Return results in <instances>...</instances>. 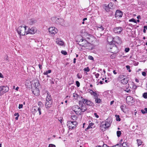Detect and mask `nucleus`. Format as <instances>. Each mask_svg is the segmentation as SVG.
Wrapping results in <instances>:
<instances>
[{
  "instance_id": "obj_1",
  "label": "nucleus",
  "mask_w": 147,
  "mask_h": 147,
  "mask_svg": "<svg viewBox=\"0 0 147 147\" xmlns=\"http://www.w3.org/2000/svg\"><path fill=\"white\" fill-rule=\"evenodd\" d=\"M72 110L77 115H81L87 109L85 106L81 107V108L78 105H74L72 107Z\"/></svg>"
},
{
  "instance_id": "obj_2",
  "label": "nucleus",
  "mask_w": 147,
  "mask_h": 147,
  "mask_svg": "<svg viewBox=\"0 0 147 147\" xmlns=\"http://www.w3.org/2000/svg\"><path fill=\"white\" fill-rule=\"evenodd\" d=\"M106 47L108 51L114 54H116L118 52V49L117 47L114 44H107Z\"/></svg>"
},
{
  "instance_id": "obj_3",
  "label": "nucleus",
  "mask_w": 147,
  "mask_h": 147,
  "mask_svg": "<svg viewBox=\"0 0 147 147\" xmlns=\"http://www.w3.org/2000/svg\"><path fill=\"white\" fill-rule=\"evenodd\" d=\"M27 28L28 27L26 26H20L16 30L17 32L20 36L26 35L28 34Z\"/></svg>"
},
{
  "instance_id": "obj_4",
  "label": "nucleus",
  "mask_w": 147,
  "mask_h": 147,
  "mask_svg": "<svg viewBox=\"0 0 147 147\" xmlns=\"http://www.w3.org/2000/svg\"><path fill=\"white\" fill-rule=\"evenodd\" d=\"M46 101L45 103V106L47 109H49L53 103L52 98L48 92L47 93Z\"/></svg>"
},
{
  "instance_id": "obj_5",
  "label": "nucleus",
  "mask_w": 147,
  "mask_h": 147,
  "mask_svg": "<svg viewBox=\"0 0 147 147\" xmlns=\"http://www.w3.org/2000/svg\"><path fill=\"white\" fill-rule=\"evenodd\" d=\"M110 125V122L108 121V120L107 119L105 121H103L101 123L100 125L101 129L102 130H105L106 129L109 127Z\"/></svg>"
},
{
  "instance_id": "obj_6",
  "label": "nucleus",
  "mask_w": 147,
  "mask_h": 147,
  "mask_svg": "<svg viewBox=\"0 0 147 147\" xmlns=\"http://www.w3.org/2000/svg\"><path fill=\"white\" fill-rule=\"evenodd\" d=\"M78 123L76 121H69L67 122V126L69 129H72L76 128Z\"/></svg>"
},
{
  "instance_id": "obj_7",
  "label": "nucleus",
  "mask_w": 147,
  "mask_h": 147,
  "mask_svg": "<svg viewBox=\"0 0 147 147\" xmlns=\"http://www.w3.org/2000/svg\"><path fill=\"white\" fill-rule=\"evenodd\" d=\"M9 90V88L7 86H0V96L3 95L4 93L8 92Z\"/></svg>"
},
{
  "instance_id": "obj_8",
  "label": "nucleus",
  "mask_w": 147,
  "mask_h": 147,
  "mask_svg": "<svg viewBox=\"0 0 147 147\" xmlns=\"http://www.w3.org/2000/svg\"><path fill=\"white\" fill-rule=\"evenodd\" d=\"M52 20L53 21L55 22L56 23L60 24L61 25L63 24L64 21L63 19L58 18L56 17H53Z\"/></svg>"
},
{
  "instance_id": "obj_9",
  "label": "nucleus",
  "mask_w": 147,
  "mask_h": 147,
  "mask_svg": "<svg viewBox=\"0 0 147 147\" xmlns=\"http://www.w3.org/2000/svg\"><path fill=\"white\" fill-rule=\"evenodd\" d=\"M126 101L127 104L129 105H132L135 102L133 98L130 96H127L126 98Z\"/></svg>"
},
{
  "instance_id": "obj_10",
  "label": "nucleus",
  "mask_w": 147,
  "mask_h": 147,
  "mask_svg": "<svg viewBox=\"0 0 147 147\" xmlns=\"http://www.w3.org/2000/svg\"><path fill=\"white\" fill-rule=\"evenodd\" d=\"M49 33L52 35H54L58 32V30L55 27H51L49 29Z\"/></svg>"
},
{
  "instance_id": "obj_11",
  "label": "nucleus",
  "mask_w": 147,
  "mask_h": 147,
  "mask_svg": "<svg viewBox=\"0 0 147 147\" xmlns=\"http://www.w3.org/2000/svg\"><path fill=\"white\" fill-rule=\"evenodd\" d=\"M123 30V28L121 27H117L114 28L113 31L114 33L117 34H120Z\"/></svg>"
},
{
  "instance_id": "obj_12",
  "label": "nucleus",
  "mask_w": 147,
  "mask_h": 147,
  "mask_svg": "<svg viewBox=\"0 0 147 147\" xmlns=\"http://www.w3.org/2000/svg\"><path fill=\"white\" fill-rule=\"evenodd\" d=\"M27 30H28L27 33H28V34L29 33L34 34L37 31L36 28L34 27H32L30 29L28 28Z\"/></svg>"
},
{
  "instance_id": "obj_13",
  "label": "nucleus",
  "mask_w": 147,
  "mask_h": 147,
  "mask_svg": "<svg viewBox=\"0 0 147 147\" xmlns=\"http://www.w3.org/2000/svg\"><path fill=\"white\" fill-rule=\"evenodd\" d=\"M123 13L121 11L117 10L116 11L115 16V17L117 19L121 17Z\"/></svg>"
},
{
  "instance_id": "obj_14",
  "label": "nucleus",
  "mask_w": 147,
  "mask_h": 147,
  "mask_svg": "<svg viewBox=\"0 0 147 147\" xmlns=\"http://www.w3.org/2000/svg\"><path fill=\"white\" fill-rule=\"evenodd\" d=\"M32 93L36 96H38L39 94V88H35L32 91Z\"/></svg>"
},
{
  "instance_id": "obj_15",
  "label": "nucleus",
  "mask_w": 147,
  "mask_h": 147,
  "mask_svg": "<svg viewBox=\"0 0 147 147\" xmlns=\"http://www.w3.org/2000/svg\"><path fill=\"white\" fill-rule=\"evenodd\" d=\"M115 42L118 44H120L121 40L120 38L118 36H116L114 38V42Z\"/></svg>"
},
{
  "instance_id": "obj_16",
  "label": "nucleus",
  "mask_w": 147,
  "mask_h": 147,
  "mask_svg": "<svg viewBox=\"0 0 147 147\" xmlns=\"http://www.w3.org/2000/svg\"><path fill=\"white\" fill-rule=\"evenodd\" d=\"M107 41L109 42L108 44H112L114 42V38L110 36L108 37Z\"/></svg>"
},
{
  "instance_id": "obj_17",
  "label": "nucleus",
  "mask_w": 147,
  "mask_h": 147,
  "mask_svg": "<svg viewBox=\"0 0 147 147\" xmlns=\"http://www.w3.org/2000/svg\"><path fill=\"white\" fill-rule=\"evenodd\" d=\"M33 82L35 86V88H38L40 84L39 80L38 79H35L33 81Z\"/></svg>"
},
{
  "instance_id": "obj_18",
  "label": "nucleus",
  "mask_w": 147,
  "mask_h": 147,
  "mask_svg": "<svg viewBox=\"0 0 147 147\" xmlns=\"http://www.w3.org/2000/svg\"><path fill=\"white\" fill-rule=\"evenodd\" d=\"M90 94L92 95L93 96L94 99L97 98H98V95L96 93V92H94L92 90H90Z\"/></svg>"
},
{
  "instance_id": "obj_19",
  "label": "nucleus",
  "mask_w": 147,
  "mask_h": 147,
  "mask_svg": "<svg viewBox=\"0 0 147 147\" xmlns=\"http://www.w3.org/2000/svg\"><path fill=\"white\" fill-rule=\"evenodd\" d=\"M56 42L57 44L61 46L63 45L64 44V42L63 41L59 38H57L56 39Z\"/></svg>"
},
{
  "instance_id": "obj_20",
  "label": "nucleus",
  "mask_w": 147,
  "mask_h": 147,
  "mask_svg": "<svg viewBox=\"0 0 147 147\" xmlns=\"http://www.w3.org/2000/svg\"><path fill=\"white\" fill-rule=\"evenodd\" d=\"M128 78L126 77L124 79H123V80H121V82L122 84H126L128 82Z\"/></svg>"
},
{
  "instance_id": "obj_21",
  "label": "nucleus",
  "mask_w": 147,
  "mask_h": 147,
  "mask_svg": "<svg viewBox=\"0 0 147 147\" xmlns=\"http://www.w3.org/2000/svg\"><path fill=\"white\" fill-rule=\"evenodd\" d=\"M103 7L104 9H105L106 11L107 12L109 11L110 9H111L106 4L103 5Z\"/></svg>"
},
{
  "instance_id": "obj_22",
  "label": "nucleus",
  "mask_w": 147,
  "mask_h": 147,
  "mask_svg": "<svg viewBox=\"0 0 147 147\" xmlns=\"http://www.w3.org/2000/svg\"><path fill=\"white\" fill-rule=\"evenodd\" d=\"M126 76L123 75H120L119 76L118 79V80L121 82V80H123V79H124L126 77Z\"/></svg>"
},
{
  "instance_id": "obj_23",
  "label": "nucleus",
  "mask_w": 147,
  "mask_h": 147,
  "mask_svg": "<svg viewBox=\"0 0 147 147\" xmlns=\"http://www.w3.org/2000/svg\"><path fill=\"white\" fill-rule=\"evenodd\" d=\"M85 103L87 105L90 106H93V103L90 100H87L85 102Z\"/></svg>"
},
{
  "instance_id": "obj_24",
  "label": "nucleus",
  "mask_w": 147,
  "mask_h": 147,
  "mask_svg": "<svg viewBox=\"0 0 147 147\" xmlns=\"http://www.w3.org/2000/svg\"><path fill=\"white\" fill-rule=\"evenodd\" d=\"M82 43L83 44H84L86 46L84 47H86L88 46L89 45L90 43H88V42L85 39H82Z\"/></svg>"
},
{
  "instance_id": "obj_25",
  "label": "nucleus",
  "mask_w": 147,
  "mask_h": 147,
  "mask_svg": "<svg viewBox=\"0 0 147 147\" xmlns=\"http://www.w3.org/2000/svg\"><path fill=\"white\" fill-rule=\"evenodd\" d=\"M98 30L100 32L102 31L104 29L103 27L101 25H98L97 27Z\"/></svg>"
},
{
  "instance_id": "obj_26",
  "label": "nucleus",
  "mask_w": 147,
  "mask_h": 147,
  "mask_svg": "<svg viewBox=\"0 0 147 147\" xmlns=\"http://www.w3.org/2000/svg\"><path fill=\"white\" fill-rule=\"evenodd\" d=\"M36 22V20L34 19H31L29 20V22L30 25H32Z\"/></svg>"
},
{
  "instance_id": "obj_27",
  "label": "nucleus",
  "mask_w": 147,
  "mask_h": 147,
  "mask_svg": "<svg viewBox=\"0 0 147 147\" xmlns=\"http://www.w3.org/2000/svg\"><path fill=\"white\" fill-rule=\"evenodd\" d=\"M81 39L80 41H79L78 42V44L80 45H81L82 47H85L86 45L83 44L82 43V39Z\"/></svg>"
},
{
  "instance_id": "obj_28",
  "label": "nucleus",
  "mask_w": 147,
  "mask_h": 147,
  "mask_svg": "<svg viewBox=\"0 0 147 147\" xmlns=\"http://www.w3.org/2000/svg\"><path fill=\"white\" fill-rule=\"evenodd\" d=\"M93 125V123H90L89 125H88L87 128L85 129L86 131H87L88 129L90 128H92V126Z\"/></svg>"
},
{
  "instance_id": "obj_29",
  "label": "nucleus",
  "mask_w": 147,
  "mask_h": 147,
  "mask_svg": "<svg viewBox=\"0 0 147 147\" xmlns=\"http://www.w3.org/2000/svg\"><path fill=\"white\" fill-rule=\"evenodd\" d=\"M126 108V106L125 105H121L120 107V108L121 110L123 112L124 111Z\"/></svg>"
},
{
  "instance_id": "obj_30",
  "label": "nucleus",
  "mask_w": 147,
  "mask_h": 147,
  "mask_svg": "<svg viewBox=\"0 0 147 147\" xmlns=\"http://www.w3.org/2000/svg\"><path fill=\"white\" fill-rule=\"evenodd\" d=\"M141 112L143 113V114H145V113H147V108H145L143 109H142L141 111Z\"/></svg>"
},
{
  "instance_id": "obj_31",
  "label": "nucleus",
  "mask_w": 147,
  "mask_h": 147,
  "mask_svg": "<svg viewBox=\"0 0 147 147\" xmlns=\"http://www.w3.org/2000/svg\"><path fill=\"white\" fill-rule=\"evenodd\" d=\"M95 101L97 103H100L101 102V100L100 99L98 98H95Z\"/></svg>"
},
{
  "instance_id": "obj_32",
  "label": "nucleus",
  "mask_w": 147,
  "mask_h": 147,
  "mask_svg": "<svg viewBox=\"0 0 147 147\" xmlns=\"http://www.w3.org/2000/svg\"><path fill=\"white\" fill-rule=\"evenodd\" d=\"M111 9H112L113 8V4L112 3H109L108 5H107Z\"/></svg>"
},
{
  "instance_id": "obj_33",
  "label": "nucleus",
  "mask_w": 147,
  "mask_h": 147,
  "mask_svg": "<svg viewBox=\"0 0 147 147\" xmlns=\"http://www.w3.org/2000/svg\"><path fill=\"white\" fill-rule=\"evenodd\" d=\"M124 91H125L127 93H129L131 92V90L129 89V88H126L125 89H124Z\"/></svg>"
},
{
  "instance_id": "obj_34",
  "label": "nucleus",
  "mask_w": 147,
  "mask_h": 147,
  "mask_svg": "<svg viewBox=\"0 0 147 147\" xmlns=\"http://www.w3.org/2000/svg\"><path fill=\"white\" fill-rule=\"evenodd\" d=\"M51 72V70L49 69L48 70V71H46L45 72H44L43 73V74L44 75H47L48 74L50 73Z\"/></svg>"
},
{
  "instance_id": "obj_35",
  "label": "nucleus",
  "mask_w": 147,
  "mask_h": 147,
  "mask_svg": "<svg viewBox=\"0 0 147 147\" xmlns=\"http://www.w3.org/2000/svg\"><path fill=\"white\" fill-rule=\"evenodd\" d=\"M122 146L123 147H128V145L127 142H123L122 144Z\"/></svg>"
},
{
  "instance_id": "obj_36",
  "label": "nucleus",
  "mask_w": 147,
  "mask_h": 147,
  "mask_svg": "<svg viewBox=\"0 0 147 147\" xmlns=\"http://www.w3.org/2000/svg\"><path fill=\"white\" fill-rule=\"evenodd\" d=\"M137 142L138 146H139L142 143L141 140H137Z\"/></svg>"
},
{
  "instance_id": "obj_37",
  "label": "nucleus",
  "mask_w": 147,
  "mask_h": 147,
  "mask_svg": "<svg viewBox=\"0 0 147 147\" xmlns=\"http://www.w3.org/2000/svg\"><path fill=\"white\" fill-rule=\"evenodd\" d=\"M121 132L119 131H118L117 132V136L118 137H119L121 136Z\"/></svg>"
},
{
  "instance_id": "obj_38",
  "label": "nucleus",
  "mask_w": 147,
  "mask_h": 147,
  "mask_svg": "<svg viewBox=\"0 0 147 147\" xmlns=\"http://www.w3.org/2000/svg\"><path fill=\"white\" fill-rule=\"evenodd\" d=\"M115 117H116V120L117 121H120L121 119L120 118L119 116V115H115Z\"/></svg>"
},
{
  "instance_id": "obj_39",
  "label": "nucleus",
  "mask_w": 147,
  "mask_h": 147,
  "mask_svg": "<svg viewBox=\"0 0 147 147\" xmlns=\"http://www.w3.org/2000/svg\"><path fill=\"white\" fill-rule=\"evenodd\" d=\"M71 119L75 121L77 119V117L75 115L72 116L71 117Z\"/></svg>"
},
{
  "instance_id": "obj_40",
  "label": "nucleus",
  "mask_w": 147,
  "mask_h": 147,
  "mask_svg": "<svg viewBox=\"0 0 147 147\" xmlns=\"http://www.w3.org/2000/svg\"><path fill=\"white\" fill-rule=\"evenodd\" d=\"M77 76V78L79 79H81L82 77V75L80 73L78 74Z\"/></svg>"
},
{
  "instance_id": "obj_41",
  "label": "nucleus",
  "mask_w": 147,
  "mask_h": 147,
  "mask_svg": "<svg viewBox=\"0 0 147 147\" xmlns=\"http://www.w3.org/2000/svg\"><path fill=\"white\" fill-rule=\"evenodd\" d=\"M79 102L80 106L79 107L81 108L82 106H85L84 105L82 104V102L81 101H80Z\"/></svg>"
},
{
  "instance_id": "obj_42",
  "label": "nucleus",
  "mask_w": 147,
  "mask_h": 147,
  "mask_svg": "<svg viewBox=\"0 0 147 147\" xmlns=\"http://www.w3.org/2000/svg\"><path fill=\"white\" fill-rule=\"evenodd\" d=\"M129 22H133L135 23H136V21L134 18H132L129 20Z\"/></svg>"
},
{
  "instance_id": "obj_43",
  "label": "nucleus",
  "mask_w": 147,
  "mask_h": 147,
  "mask_svg": "<svg viewBox=\"0 0 147 147\" xmlns=\"http://www.w3.org/2000/svg\"><path fill=\"white\" fill-rule=\"evenodd\" d=\"M143 96L144 98H145V99L147 98V93L146 92L144 93L143 95Z\"/></svg>"
},
{
  "instance_id": "obj_44",
  "label": "nucleus",
  "mask_w": 147,
  "mask_h": 147,
  "mask_svg": "<svg viewBox=\"0 0 147 147\" xmlns=\"http://www.w3.org/2000/svg\"><path fill=\"white\" fill-rule=\"evenodd\" d=\"M33 109L34 111V112H36L38 111V108L37 107H34L33 108Z\"/></svg>"
},
{
  "instance_id": "obj_45",
  "label": "nucleus",
  "mask_w": 147,
  "mask_h": 147,
  "mask_svg": "<svg viewBox=\"0 0 147 147\" xmlns=\"http://www.w3.org/2000/svg\"><path fill=\"white\" fill-rule=\"evenodd\" d=\"M81 98H82V99L80 101H81L84 104H85V102H86V100L87 99L83 98L82 97H81Z\"/></svg>"
},
{
  "instance_id": "obj_46",
  "label": "nucleus",
  "mask_w": 147,
  "mask_h": 147,
  "mask_svg": "<svg viewBox=\"0 0 147 147\" xmlns=\"http://www.w3.org/2000/svg\"><path fill=\"white\" fill-rule=\"evenodd\" d=\"M90 69L88 67H87V68H84V71H86L87 72H88L90 71Z\"/></svg>"
},
{
  "instance_id": "obj_47",
  "label": "nucleus",
  "mask_w": 147,
  "mask_h": 147,
  "mask_svg": "<svg viewBox=\"0 0 147 147\" xmlns=\"http://www.w3.org/2000/svg\"><path fill=\"white\" fill-rule=\"evenodd\" d=\"M93 74H95V76L96 78H98L99 76V74H98V73L96 74L95 72H94Z\"/></svg>"
},
{
  "instance_id": "obj_48",
  "label": "nucleus",
  "mask_w": 147,
  "mask_h": 147,
  "mask_svg": "<svg viewBox=\"0 0 147 147\" xmlns=\"http://www.w3.org/2000/svg\"><path fill=\"white\" fill-rule=\"evenodd\" d=\"M61 53H62V54L65 55H66L67 54V52L64 51H61Z\"/></svg>"
},
{
  "instance_id": "obj_49",
  "label": "nucleus",
  "mask_w": 147,
  "mask_h": 147,
  "mask_svg": "<svg viewBox=\"0 0 147 147\" xmlns=\"http://www.w3.org/2000/svg\"><path fill=\"white\" fill-rule=\"evenodd\" d=\"M38 104L39 106H40L39 107H40V108L42 107V106L43 105L42 103L40 101L38 102Z\"/></svg>"
},
{
  "instance_id": "obj_50",
  "label": "nucleus",
  "mask_w": 147,
  "mask_h": 147,
  "mask_svg": "<svg viewBox=\"0 0 147 147\" xmlns=\"http://www.w3.org/2000/svg\"><path fill=\"white\" fill-rule=\"evenodd\" d=\"M38 111L39 115H40L41 114V109L40 107H39L38 108Z\"/></svg>"
},
{
  "instance_id": "obj_51",
  "label": "nucleus",
  "mask_w": 147,
  "mask_h": 147,
  "mask_svg": "<svg viewBox=\"0 0 147 147\" xmlns=\"http://www.w3.org/2000/svg\"><path fill=\"white\" fill-rule=\"evenodd\" d=\"M76 86L77 87H79L80 86V83L78 81H76Z\"/></svg>"
},
{
  "instance_id": "obj_52",
  "label": "nucleus",
  "mask_w": 147,
  "mask_h": 147,
  "mask_svg": "<svg viewBox=\"0 0 147 147\" xmlns=\"http://www.w3.org/2000/svg\"><path fill=\"white\" fill-rule=\"evenodd\" d=\"M129 50L130 49L129 48H125V51L127 53L129 51Z\"/></svg>"
},
{
  "instance_id": "obj_53",
  "label": "nucleus",
  "mask_w": 147,
  "mask_h": 147,
  "mask_svg": "<svg viewBox=\"0 0 147 147\" xmlns=\"http://www.w3.org/2000/svg\"><path fill=\"white\" fill-rule=\"evenodd\" d=\"M121 144H117L114 146H112L111 147H121Z\"/></svg>"
},
{
  "instance_id": "obj_54",
  "label": "nucleus",
  "mask_w": 147,
  "mask_h": 147,
  "mask_svg": "<svg viewBox=\"0 0 147 147\" xmlns=\"http://www.w3.org/2000/svg\"><path fill=\"white\" fill-rule=\"evenodd\" d=\"M121 144H117L114 146H112L111 147H121Z\"/></svg>"
},
{
  "instance_id": "obj_55",
  "label": "nucleus",
  "mask_w": 147,
  "mask_h": 147,
  "mask_svg": "<svg viewBox=\"0 0 147 147\" xmlns=\"http://www.w3.org/2000/svg\"><path fill=\"white\" fill-rule=\"evenodd\" d=\"M88 59L91 60H93L94 58L93 57L89 55L88 57Z\"/></svg>"
},
{
  "instance_id": "obj_56",
  "label": "nucleus",
  "mask_w": 147,
  "mask_h": 147,
  "mask_svg": "<svg viewBox=\"0 0 147 147\" xmlns=\"http://www.w3.org/2000/svg\"><path fill=\"white\" fill-rule=\"evenodd\" d=\"M48 147H56L53 144H50L49 145Z\"/></svg>"
},
{
  "instance_id": "obj_57",
  "label": "nucleus",
  "mask_w": 147,
  "mask_h": 147,
  "mask_svg": "<svg viewBox=\"0 0 147 147\" xmlns=\"http://www.w3.org/2000/svg\"><path fill=\"white\" fill-rule=\"evenodd\" d=\"M23 105L22 104H20L19 105V107H18V108L19 109H20L21 108H22L23 107Z\"/></svg>"
},
{
  "instance_id": "obj_58",
  "label": "nucleus",
  "mask_w": 147,
  "mask_h": 147,
  "mask_svg": "<svg viewBox=\"0 0 147 147\" xmlns=\"http://www.w3.org/2000/svg\"><path fill=\"white\" fill-rule=\"evenodd\" d=\"M94 115L96 118H98L99 117V116L97 115V114L96 113H94Z\"/></svg>"
},
{
  "instance_id": "obj_59",
  "label": "nucleus",
  "mask_w": 147,
  "mask_h": 147,
  "mask_svg": "<svg viewBox=\"0 0 147 147\" xmlns=\"http://www.w3.org/2000/svg\"><path fill=\"white\" fill-rule=\"evenodd\" d=\"M142 74L143 76H145L146 75V74L145 72H142Z\"/></svg>"
},
{
  "instance_id": "obj_60",
  "label": "nucleus",
  "mask_w": 147,
  "mask_h": 147,
  "mask_svg": "<svg viewBox=\"0 0 147 147\" xmlns=\"http://www.w3.org/2000/svg\"><path fill=\"white\" fill-rule=\"evenodd\" d=\"M102 147H110L108 146H107L106 144H104L103 145Z\"/></svg>"
},
{
  "instance_id": "obj_61",
  "label": "nucleus",
  "mask_w": 147,
  "mask_h": 147,
  "mask_svg": "<svg viewBox=\"0 0 147 147\" xmlns=\"http://www.w3.org/2000/svg\"><path fill=\"white\" fill-rule=\"evenodd\" d=\"M14 115L15 116H18V117L19 116V113H15L14 114Z\"/></svg>"
},
{
  "instance_id": "obj_62",
  "label": "nucleus",
  "mask_w": 147,
  "mask_h": 147,
  "mask_svg": "<svg viewBox=\"0 0 147 147\" xmlns=\"http://www.w3.org/2000/svg\"><path fill=\"white\" fill-rule=\"evenodd\" d=\"M0 78H3V76L1 73H0Z\"/></svg>"
},
{
  "instance_id": "obj_63",
  "label": "nucleus",
  "mask_w": 147,
  "mask_h": 147,
  "mask_svg": "<svg viewBox=\"0 0 147 147\" xmlns=\"http://www.w3.org/2000/svg\"><path fill=\"white\" fill-rule=\"evenodd\" d=\"M38 66L39 67V68L40 69H42V65H41L40 64H39L38 65Z\"/></svg>"
},
{
  "instance_id": "obj_64",
  "label": "nucleus",
  "mask_w": 147,
  "mask_h": 147,
  "mask_svg": "<svg viewBox=\"0 0 147 147\" xmlns=\"http://www.w3.org/2000/svg\"><path fill=\"white\" fill-rule=\"evenodd\" d=\"M126 67L127 68V69L128 70V69H130V67L129 65H127L126 66Z\"/></svg>"
}]
</instances>
